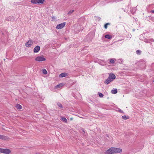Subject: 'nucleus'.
<instances>
[{
    "label": "nucleus",
    "mask_w": 154,
    "mask_h": 154,
    "mask_svg": "<svg viewBox=\"0 0 154 154\" xmlns=\"http://www.w3.org/2000/svg\"><path fill=\"white\" fill-rule=\"evenodd\" d=\"M11 150L8 149H3L0 148V152L6 154H8L11 153Z\"/></svg>",
    "instance_id": "f257e3e1"
},
{
    "label": "nucleus",
    "mask_w": 154,
    "mask_h": 154,
    "mask_svg": "<svg viewBox=\"0 0 154 154\" xmlns=\"http://www.w3.org/2000/svg\"><path fill=\"white\" fill-rule=\"evenodd\" d=\"M114 153V147H111L106 151L105 154H112Z\"/></svg>",
    "instance_id": "f03ea898"
},
{
    "label": "nucleus",
    "mask_w": 154,
    "mask_h": 154,
    "mask_svg": "<svg viewBox=\"0 0 154 154\" xmlns=\"http://www.w3.org/2000/svg\"><path fill=\"white\" fill-rule=\"evenodd\" d=\"M45 0H31V2L33 4H43Z\"/></svg>",
    "instance_id": "7ed1b4c3"
},
{
    "label": "nucleus",
    "mask_w": 154,
    "mask_h": 154,
    "mask_svg": "<svg viewBox=\"0 0 154 154\" xmlns=\"http://www.w3.org/2000/svg\"><path fill=\"white\" fill-rule=\"evenodd\" d=\"M35 60L36 61L38 62L45 61L46 60L43 56L37 57L35 58Z\"/></svg>",
    "instance_id": "20e7f679"
},
{
    "label": "nucleus",
    "mask_w": 154,
    "mask_h": 154,
    "mask_svg": "<svg viewBox=\"0 0 154 154\" xmlns=\"http://www.w3.org/2000/svg\"><path fill=\"white\" fill-rule=\"evenodd\" d=\"M33 44L32 41L31 40H29L25 44V45L27 47H30Z\"/></svg>",
    "instance_id": "39448f33"
},
{
    "label": "nucleus",
    "mask_w": 154,
    "mask_h": 154,
    "mask_svg": "<svg viewBox=\"0 0 154 154\" xmlns=\"http://www.w3.org/2000/svg\"><path fill=\"white\" fill-rule=\"evenodd\" d=\"M66 23L65 22L62 23L60 24L57 25L56 28L57 29H60L63 28L65 25Z\"/></svg>",
    "instance_id": "423d86ee"
},
{
    "label": "nucleus",
    "mask_w": 154,
    "mask_h": 154,
    "mask_svg": "<svg viewBox=\"0 0 154 154\" xmlns=\"http://www.w3.org/2000/svg\"><path fill=\"white\" fill-rule=\"evenodd\" d=\"M122 149L121 148L114 147V153H119L122 152Z\"/></svg>",
    "instance_id": "0eeeda50"
},
{
    "label": "nucleus",
    "mask_w": 154,
    "mask_h": 154,
    "mask_svg": "<svg viewBox=\"0 0 154 154\" xmlns=\"http://www.w3.org/2000/svg\"><path fill=\"white\" fill-rule=\"evenodd\" d=\"M40 49V47L39 46H37L34 49V52L35 53L38 52Z\"/></svg>",
    "instance_id": "6e6552de"
},
{
    "label": "nucleus",
    "mask_w": 154,
    "mask_h": 154,
    "mask_svg": "<svg viewBox=\"0 0 154 154\" xmlns=\"http://www.w3.org/2000/svg\"><path fill=\"white\" fill-rule=\"evenodd\" d=\"M112 81V80L110 78L108 77L107 79L105 80L104 82L106 84H108Z\"/></svg>",
    "instance_id": "1a4fd4ad"
},
{
    "label": "nucleus",
    "mask_w": 154,
    "mask_h": 154,
    "mask_svg": "<svg viewBox=\"0 0 154 154\" xmlns=\"http://www.w3.org/2000/svg\"><path fill=\"white\" fill-rule=\"evenodd\" d=\"M68 75V73L66 72L63 73L59 75V76L60 77H66Z\"/></svg>",
    "instance_id": "9d476101"
},
{
    "label": "nucleus",
    "mask_w": 154,
    "mask_h": 154,
    "mask_svg": "<svg viewBox=\"0 0 154 154\" xmlns=\"http://www.w3.org/2000/svg\"><path fill=\"white\" fill-rule=\"evenodd\" d=\"M109 78H110V79H112V80L113 79H115L116 76L114 74H110L109 76Z\"/></svg>",
    "instance_id": "9b49d317"
},
{
    "label": "nucleus",
    "mask_w": 154,
    "mask_h": 154,
    "mask_svg": "<svg viewBox=\"0 0 154 154\" xmlns=\"http://www.w3.org/2000/svg\"><path fill=\"white\" fill-rule=\"evenodd\" d=\"M0 139L5 140L8 139V138L5 136L0 135Z\"/></svg>",
    "instance_id": "f8f14e48"
},
{
    "label": "nucleus",
    "mask_w": 154,
    "mask_h": 154,
    "mask_svg": "<svg viewBox=\"0 0 154 154\" xmlns=\"http://www.w3.org/2000/svg\"><path fill=\"white\" fill-rule=\"evenodd\" d=\"M15 107L18 109H21L22 108V106L19 104H17L15 105Z\"/></svg>",
    "instance_id": "ddd939ff"
},
{
    "label": "nucleus",
    "mask_w": 154,
    "mask_h": 154,
    "mask_svg": "<svg viewBox=\"0 0 154 154\" xmlns=\"http://www.w3.org/2000/svg\"><path fill=\"white\" fill-rule=\"evenodd\" d=\"M64 85V84L63 83H60L59 85H58L57 86L55 87V88H60L62 86H63Z\"/></svg>",
    "instance_id": "4468645a"
},
{
    "label": "nucleus",
    "mask_w": 154,
    "mask_h": 154,
    "mask_svg": "<svg viewBox=\"0 0 154 154\" xmlns=\"http://www.w3.org/2000/svg\"><path fill=\"white\" fill-rule=\"evenodd\" d=\"M111 92L113 94H116L117 93V90L116 89H115L114 90H112L111 91Z\"/></svg>",
    "instance_id": "2eb2a0df"
},
{
    "label": "nucleus",
    "mask_w": 154,
    "mask_h": 154,
    "mask_svg": "<svg viewBox=\"0 0 154 154\" xmlns=\"http://www.w3.org/2000/svg\"><path fill=\"white\" fill-rule=\"evenodd\" d=\"M105 37L108 39H110L112 38V36L109 35H105Z\"/></svg>",
    "instance_id": "dca6fc26"
},
{
    "label": "nucleus",
    "mask_w": 154,
    "mask_h": 154,
    "mask_svg": "<svg viewBox=\"0 0 154 154\" xmlns=\"http://www.w3.org/2000/svg\"><path fill=\"white\" fill-rule=\"evenodd\" d=\"M61 120L64 122L66 123L67 122V119L65 117H61Z\"/></svg>",
    "instance_id": "f3484780"
},
{
    "label": "nucleus",
    "mask_w": 154,
    "mask_h": 154,
    "mask_svg": "<svg viewBox=\"0 0 154 154\" xmlns=\"http://www.w3.org/2000/svg\"><path fill=\"white\" fill-rule=\"evenodd\" d=\"M122 119L125 120H126L129 119V117L128 116H122Z\"/></svg>",
    "instance_id": "a211bd4d"
},
{
    "label": "nucleus",
    "mask_w": 154,
    "mask_h": 154,
    "mask_svg": "<svg viewBox=\"0 0 154 154\" xmlns=\"http://www.w3.org/2000/svg\"><path fill=\"white\" fill-rule=\"evenodd\" d=\"M110 25V23H107L105 24L104 26V27L105 29H106L107 28L108 26V25Z\"/></svg>",
    "instance_id": "6ab92c4d"
},
{
    "label": "nucleus",
    "mask_w": 154,
    "mask_h": 154,
    "mask_svg": "<svg viewBox=\"0 0 154 154\" xmlns=\"http://www.w3.org/2000/svg\"><path fill=\"white\" fill-rule=\"evenodd\" d=\"M42 72L45 74H46L47 73V70L45 69H42Z\"/></svg>",
    "instance_id": "aec40b11"
},
{
    "label": "nucleus",
    "mask_w": 154,
    "mask_h": 154,
    "mask_svg": "<svg viewBox=\"0 0 154 154\" xmlns=\"http://www.w3.org/2000/svg\"><path fill=\"white\" fill-rule=\"evenodd\" d=\"M98 95L100 97H102L103 96V95L101 93H99Z\"/></svg>",
    "instance_id": "412c9836"
},
{
    "label": "nucleus",
    "mask_w": 154,
    "mask_h": 154,
    "mask_svg": "<svg viewBox=\"0 0 154 154\" xmlns=\"http://www.w3.org/2000/svg\"><path fill=\"white\" fill-rule=\"evenodd\" d=\"M110 62L111 63L114 64L115 62L114 60L112 59H110Z\"/></svg>",
    "instance_id": "4be33fe9"
},
{
    "label": "nucleus",
    "mask_w": 154,
    "mask_h": 154,
    "mask_svg": "<svg viewBox=\"0 0 154 154\" xmlns=\"http://www.w3.org/2000/svg\"><path fill=\"white\" fill-rule=\"evenodd\" d=\"M141 51L139 50H137L136 51V53L138 54H140L141 53Z\"/></svg>",
    "instance_id": "5701e85b"
},
{
    "label": "nucleus",
    "mask_w": 154,
    "mask_h": 154,
    "mask_svg": "<svg viewBox=\"0 0 154 154\" xmlns=\"http://www.w3.org/2000/svg\"><path fill=\"white\" fill-rule=\"evenodd\" d=\"M57 105L59 107H60V108H62L63 107L62 105L61 104H60V103H58Z\"/></svg>",
    "instance_id": "b1692460"
},
{
    "label": "nucleus",
    "mask_w": 154,
    "mask_h": 154,
    "mask_svg": "<svg viewBox=\"0 0 154 154\" xmlns=\"http://www.w3.org/2000/svg\"><path fill=\"white\" fill-rule=\"evenodd\" d=\"M74 11V10H72V11H69V13H73Z\"/></svg>",
    "instance_id": "393cba45"
},
{
    "label": "nucleus",
    "mask_w": 154,
    "mask_h": 154,
    "mask_svg": "<svg viewBox=\"0 0 154 154\" xmlns=\"http://www.w3.org/2000/svg\"><path fill=\"white\" fill-rule=\"evenodd\" d=\"M119 111L120 112H123V111L121 109H119Z\"/></svg>",
    "instance_id": "a878e982"
},
{
    "label": "nucleus",
    "mask_w": 154,
    "mask_h": 154,
    "mask_svg": "<svg viewBox=\"0 0 154 154\" xmlns=\"http://www.w3.org/2000/svg\"><path fill=\"white\" fill-rule=\"evenodd\" d=\"M151 12L152 13H154V10H152L151 11Z\"/></svg>",
    "instance_id": "bb28decb"
},
{
    "label": "nucleus",
    "mask_w": 154,
    "mask_h": 154,
    "mask_svg": "<svg viewBox=\"0 0 154 154\" xmlns=\"http://www.w3.org/2000/svg\"><path fill=\"white\" fill-rule=\"evenodd\" d=\"M40 154V153H38V154Z\"/></svg>",
    "instance_id": "cd10ccee"
},
{
    "label": "nucleus",
    "mask_w": 154,
    "mask_h": 154,
    "mask_svg": "<svg viewBox=\"0 0 154 154\" xmlns=\"http://www.w3.org/2000/svg\"><path fill=\"white\" fill-rule=\"evenodd\" d=\"M153 82H154V79Z\"/></svg>",
    "instance_id": "c85d7f7f"
}]
</instances>
